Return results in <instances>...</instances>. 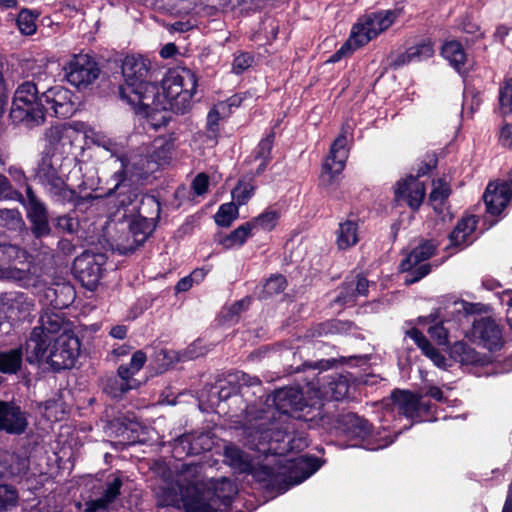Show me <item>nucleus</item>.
I'll return each mask as SVG.
<instances>
[{
  "label": "nucleus",
  "mask_w": 512,
  "mask_h": 512,
  "mask_svg": "<svg viewBox=\"0 0 512 512\" xmlns=\"http://www.w3.org/2000/svg\"><path fill=\"white\" fill-rule=\"evenodd\" d=\"M350 390L348 375L333 373L318 377L316 383H308L303 389L281 388L267 398L268 409L258 413L248 407L244 433L247 445L252 449L266 452L260 446L271 441L281 442L290 438L294 420L313 422L320 415L321 401L344 399Z\"/></svg>",
  "instance_id": "nucleus-1"
},
{
  "label": "nucleus",
  "mask_w": 512,
  "mask_h": 512,
  "mask_svg": "<svg viewBox=\"0 0 512 512\" xmlns=\"http://www.w3.org/2000/svg\"><path fill=\"white\" fill-rule=\"evenodd\" d=\"M197 79L188 68L179 67L169 70L162 80V93L155 91V101L147 109H141L140 114L154 128L165 125L167 117L164 112L185 113L192 104L196 92Z\"/></svg>",
  "instance_id": "nucleus-2"
},
{
  "label": "nucleus",
  "mask_w": 512,
  "mask_h": 512,
  "mask_svg": "<svg viewBox=\"0 0 512 512\" xmlns=\"http://www.w3.org/2000/svg\"><path fill=\"white\" fill-rule=\"evenodd\" d=\"M174 141L170 137L156 138L150 145L140 147L129 155L117 157L121 170L114 174L118 188L126 179L133 181L146 177L160 166L170 163L174 152Z\"/></svg>",
  "instance_id": "nucleus-3"
},
{
  "label": "nucleus",
  "mask_w": 512,
  "mask_h": 512,
  "mask_svg": "<svg viewBox=\"0 0 512 512\" xmlns=\"http://www.w3.org/2000/svg\"><path fill=\"white\" fill-rule=\"evenodd\" d=\"M122 74L120 96L140 114L155 101L157 86L150 78V61L142 55H128L122 63Z\"/></svg>",
  "instance_id": "nucleus-4"
},
{
  "label": "nucleus",
  "mask_w": 512,
  "mask_h": 512,
  "mask_svg": "<svg viewBox=\"0 0 512 512\" xmlns=\"http://www.w3.org/2000/svg\"><path fill=\"white\" fill-rule=\"evenodd\" d=\"M69 161L60 155H45L36 171V177L50 196L57 202H72L76 196L67 185Z\"/></svg>",
  "instance_id": "nucleus-5"
},
{
  "label": "nucleus",
  "mask_w": 512,
  "mask_h": 512,
  "mask_svg": "<svg viewBox=\"0 0 512 512\" xmlns=\"http://www.w3.org/2000/svg\"><path fill=\"white\" fill-rule=\"evenodd\" d=\"M198 482H187L181 475L175 483L165 482L157 492L158 502L161 506L183 507L186 512H215L200 504L198 500Z\"/></svg>",
  "instance_id": "nucleus-6"
},
{
  "label": "nucleus",
  "mask_w": 512,
  "mask_h": 512,
  "mask_svg": "<svg viewBox=\"0 0 512 512\" xmlns=\"http://www.w3.org/2000/svg\"><path fill=\"white\" fill-rule=\"evenodd\" d=\"M43 355L33 363H46L54 370L70 369L80 353L79 339L70 330H64L48 345L43 346Z\"/></svg>",
  "instance_id": "nucleus-7"
},
{
  "label": "nucleus",
  "mask_w": 512,
  "mask_h": 512,
  "mask_svg": "<svg viewBox=\"0 0 512 512\" xmlns=\"http://www.w3.org/2000/svg\"><path fill=\"white\" fill-rule=\"evenodd\" d=\"M42 95L33 82L22 83L14 93L11 117L14 121L26 122L28 125H39L44 121L45 104Z\"/></svg>",
  "instance_id": "nucleus-8"
},
{
  "label": "nucleus",
  "mask_w": 512,
  "mask_h": 512,
  "mask_svg": "<svg viewBox=\"0 0 512 512\" xmlns=\"http://www.w3.org/2000/svg\"><path fill=\"white\" fill-rule=\"evenodd\" d=\"M64 330H70L59 313L45 312L40 318V326L35 327L25 343L27 361H35L43 354V346L48 345Z\"/></svg>",
  "instance_id": "nucleus-9"
},
{
  "label": "nucleus",
  "mask_w": 512,
  "mask_h": 512,
  "mask_svg": "<svg viewBox=\"0 0 512 512\" xmlns=\"http://www.w3.org/2000/svg\"><path fill=\"white\" fill-rule=\"evenodd\" d=\"M351 137L352 128L349 125L343 126L340 135L332 143L329 155L323 163L319 178L320 185L324 187L332 186L338 175L343 171L349 153L347 145Z\"/></svg>",
  "instance_id": "nucleus-10"
},
{
  "label": "nucleus",
  "mask_w": 512,
  "mask_h": 512,
  "mask_svg": "<svg viewBox=\"0 0 512 512\" xmlns=\"http://www.w3.org/2000/svg\"><path fill=\"white\" fill-rule=\"evenodd\" d=\"M402 9L384 10L371 13L359 19L351 30V41L363 46L375 38L379 33L389 28L401 14Z\"/></svg>",
  "instance_id": "nucleus-11"
},
{
  "label": "nucleus",
  "mask_w": 512,
  "mask_h": 512,
  "mask_svg": "<svg viewBox=\"0 0 512 512\" xmlns=\"http://www.w3.org/2000/svg\"><path fill=\"white\" fill-rule=\"evenodd\" d=\"M436 248L434 241H423L401 261L400 270L406 273L405 284H413L429 274L431 266L427 261L434 255Z\"/></svg>",
  "instance_id": "nucleus-12"
},
{
  "label": "nucleus",
  "mask_w": 512,
  "mask_h": 512,
  "mask_svg": "<svg viewBox=\"0 0 512 512\" xmlns=\"http://www.w3.org/2000/svg\"><path fill=\"white\" fill-rule=\"evenodd\" d=\"M199 484L198 500L201 505L220 512V506L227 507L237 494L236 485L227 478L209 480Z\"/></svg>",
  "instance_id": "nucleus-13"
},
{
  "label": "nucleus",
  "mask_w": 512,
  "mask_h": 512,
  "mask_svg": "<svg viewBox=\"0 0 512 512\" xmlns=\"http://www.w3.org/2000/svg\"><path fill=\"white\" fill-rule=\"evenodd\" d=\"M63 70L67 82L78 90L90 87L100 74L97 63L87 54L74 55Z\"/></svg>",
  "instance_id": "nucleus-14"
},
{
  "label": "nucleus",
  "mask_w": 512,
  "mask_h": 512,
  "mask_svg": "<svg viewBox=\"0 0 512 512\" xmlns=\"http://www.w3.org/2000/svg\"><path fill=\"white\" fill-rule=\"evenodd\" d=\"M392 408L387 411L384 421H388L394 413L405 416L412 421L428 420L431 406L424 401L423 396H416L408 391H395L392 393Z\"/></svg>",
  "instance_id": "nucleus-15"
},
{
  "label": "nucleus",
  "mask_w": 512,
  "mask_h": 512,
  "mask_svg": "<svg viewBox=\"0 0 512 512\" xmlns=\"http://www.w3.org/2000/svg\"><path fill=\"white\" fill-rule=\"evenodd\" d=\"M343 430L347 436L359 439L363 442V447L367 450H378L390 445L394 439L388 437L377 438L371 432L368 422L356 414H347L343 418Z\"/></svg>",
  "instance_id": "nucleus-16"
},
{
  "label": "nucleus",
  "mask_w": 512,
  "mask_h": 512,
  "mask_svg": "<svg viewBox=\"0 0 512 512\" xmlns=\"http://www.w3.org/2000/svg\"><path fill=\"white\" fill-rule=\"evenodd\" d=\"M146 360L147 357L143 351H136L128 365H121L118 368V376L111 380L107 386L108 392L113 397H120L126 391L136 388L138 384L133 376L141 370Z\"/></svg>",
  "instance_id": "nucleus-17"
},
{
  "label": "nucleus",
  "mask_w": 512,
  "mask_h": 512,
  "mask_svg": "<svg viewBox=\"0 0 512 512\" xmlns=\"http://www.w3.org/2000/svg\"><path fill=\"white\" fill-rule=\"evenodd\" d=\"M105 263L104 254L86 251L76 257L73 270L84 286L93 289L101 278Z\"/></svg>",
  "instance_id": "nucleus-18"
},
{
  "label": "nucleus",
  "mask_w": 512,
  "mask_h": 512,
  "mask_svg": "<svg viewBox=\"0 0 512 512\" xmlns=\"http://www.w3.org/2000/svg\"><path fill=\"white\" fill-rule=\"evenodd\" d=\"M41 100L45 104L44 115L68 118L76 111L71 91L61 85H56L43 92Z\"/></svg>",
  "instance_id": "nucleus-19"
},
{
  "label": "nucleus",
  "mask_w": 512,
  "mask_h": 512,
  "mask_svg": "<svg viewBox=\"0 0 512 512\" xmlns=\"http://www.w3.org/2000/svg\"><path fill=\"white\" fill-rule=\"evenodd\" d=\"M33 304L23 294L12 298H0V336L9 334L12 321L26 318L32 310Z\"/></svg>",
  "instance_id": "nucleus-20"
},
{
  "label": "nucleus",
  "mask_w": 512,
  "mask_h": 512,
  "mask_svg": "<svg viewBox=\"0 0 512 512\" xmlns=\"http://www.w3.org/2000/svg\"><path fill=\"white\" fill-rule=\"evenodd\" d=\"M426 195V186L419 177L408 176L399 180L394 187L395 201L405 203L410 209L418 210Z\"/></svg>",
  "instance_id": "nucleus-21"
},
{
  "label": "nucleus",
  "mask_w": 512,
  "mask_h": 512,
  "mask_svg": "<svg viewBox=\"0 0 512 512\" xmlns=\"http://www.w3.org/2000/svg\"><path fill=\"white\" fill-rule=\"evenodd\" d=\"M512 198V180L490 182L483 195L486 210L491 215H499Z\"/></svg>",
  "instance_id": "nucleus-22"
},
{
  "label": "nucleus",
  "mask_w": 512,
  "mask_h": 512,
  "mask_svg": "<svg viewBox=\"0 0 512 512\" xmlns=\"http://www.w3.org/2000/svg\"><path fill=\"white\" fill-rule=\"evenodd\" d=\"M473 336L490 351L502 346V331L490 317H481L473 322Z\"/></svg>",
  "instance_id": "nucleus-23"
},
{
  "label": "nucleus",
  "mask_w": 512,
  "mask_h": 512,
  "mask_svg": "<svg viewBox=\"0 0 512 512\" xmlns=\"http://www.w3.org/2000/svg\"><path fill=\"white\" fill-rule=\"evenodd\" d=\"M25 206L27 216L32 223V232L36 237L47 236L50 233L47 211L42 202L36 197L30 187L26 189Z\"/></svg>",
  "instance_id": "nucleus-24"
},
{
  "label": "nucleus",
  "mask_w": 512,
  "mask_h": 512,
  "mask_svg": "<svg viewBox=\"0 0 512 512\" xmlns=\"http://www.w3.org/2000/svg\"><path fill=\"white\" fill-rule=\"evenodd\" d=\"M80 132L67 125H58L49 128L45 133V140L52 150L59 154L70 152L72 146L79 140Z\"/></svg>",
  "instance_id": "nucleus-25"
},
{
  "label": "nucleus",
  "mask_w": 512,
  "mask_h": 512,
  "mask_svg": "<svg viewBox=\"0 0 512 512\" xmlns=\"http://www.w3.org/2000/svg\"><path fill=\"white\" fill-rule=\"evenodd\" d=\"M321 463L318 458L314 456L302 455L289 461L287 466L286 479L289 485L284 489L287 490L290 486L298 485L313 475L319 468Z\"/></svg>",
  "instance_id": "nucleus-26"
},
{
  "label": "nucleus",
  "mask_w": 512,
  "mask_h": 512,
  "mask_svg": "<svg viewBox=\"0 0 512 512\" xmlns=\"http://www.w3.org/2000/svg\"><path fill=\"white\" fill-rule=\"evenodd\" d=\"M26 427L27 419L18 406L0 402V430L10 434H21Z\"/></svg>",
  "instance_id": "nucleus-27"
},
{
  "label": "nucleus",
  "mask_w": 512,
  "mask_h": 512,
  "mask_svg": "<svg viewBox=\"0 0 512 512\" xmlns=\"http://www.w3.org/2000/svg\"><path fill=\"white\" fill-rule=\"evenodd\" d=\"M477 226V219L473 215L463 217L449 235V247L462 249L474 240L473 234Z\"/></svg>",
  "instance_id": "nucleus-28"
},
{
  "label": "nucleus",
  "mask_w": 512,
  "mask_h": 512,
  "mask_svg": "<svg viewBox=\"0 0 512 512\" xmlns=\"http://www.w3.org/2000/svg\"><path fill=\"white\" fill-rule=\"evenodd\" d=\"M335 244L339 250H348L360 240L359 220L349 217L341 221L335 232Z\"/></svg>",
  "instance_id": "nucleus-29"
},
{
  "label": "nucleus",
  "mask_w": 512,
  "mask_h": 512,
  "mask_svg": "<svg viewBox=\"0 0 512 512\" xmlns=\"http://www.w3.org/2000/svg\"><path fill=\"white\" fill-rule=\"evenodd\" d=\"M122 481L119 477H114L107 483V487L103 495L95 500H90L84 504V512H104L108 506L117 498L120 494Z\"/></svg>",
  "instance_id": "nucleus-30"
},
{
  "label": "nucleus",
  "mask_w": 512,
  "mask_h": 512,
  "mask_svg": "<svg viewBox=\"0 0 512 512\" xmlns=\"http://www.w3.org/2000/svg\"><path fill=\"white\" fill-rule=\"evenodd\" d=\"M151 232V225L146 219L133 220L129 224L126 242L121 244L122 248L125 251L135 250L139 245L146 241Z\"/></svg>",
  "instance_id": "nucleus-31"
},
{
  "label": "nucleus",
  "mask_w": 512,
  "mask_h": 512,
  "mask_svg": "<svg viewBox=\"0 0 512 512\" xmlns=\"http://www.w3.org/2000/svg\"><path fill=\"white\" fill-rule=\"evenodd\" d=\"M450 195V188L448 184L439 180L434 183V187L430 193V202L434 211L439 215L442 221L451 220L452 215L449 208L446 206V200Z\"/></svg>",
  "instance_id": "nucleus-32"
},
{
  "label": "nucleus",
  "mask_w": 512,
  "mask_h": 512,
  "mask_svg": "<svg viewBox=\"0 0 512 512\" xmlns=\"http://www.w3.org/2000/svg\"><path fill=\"white\" fill-rule=\"evenodd\" d=\"M484 306L482 304L469 303L464 300H450L445 304V317L447 321L461 322L464 318L471 314L479 313Z\"/></svg>",
  "instance_id": "nucleus-33"
},
{
  "label": "nucleus",
  "mask_w": 512,
  "mask_h": 512,
  "mask_svg": "<svg viewBox=\"0 0 512 512\" xmlns=\"http://www.w3.org/2000/svg\"><path fill=\"white\" fill-rule=\"evenodd\" d=\"M27 469V460L19 455L3 451L0 452V477L12 478L22 474Z\"/></svg>",
  "instance_id": "nucleus-34"
},
{
  "label": "nucleus",
  "mask_w": 512,
  "mask_h": 512,
  "mask_svg": "<svg viewBox=\"0 0 512 512\" xmlns=\"http://www.w3.org/2000/svg\"><path fill=\"white\" fill-rule=\"evenodd\" d=\"M434 54V48L429 40H422L416 45L409 47L405 53L400 55L395 64L405 65L411 62H418L430 58Z\"/></svg>",
  "instance_id": "nucleus-35"
},
{
  "label": "nucleus",
  "mask_w": 512,
  "mask_h": 512,
  "mask_svg": "<svg viewBox=\"0 0 512 512\" xmlns=\"http://www.w3.org/2000/svg\"><path fill=\"white\" fill-rule=\"evenodd\" d=\"M225 462L238 473H254L250 458L235 446H226Z\"/></svg>",
  "instance_id": "nucleus-36"
},
{
  "label": "nucleus",
  "mask_w": 512,
  "mask_h": 512,
  "mask_svg": "<svg viewBox=\"0 0 512 512\" xmlns=\"http://www.w3.org/2000/svg\"><path fill=\"white\" fill-rule=\"evenodd\" d=\"M407 335L415 341L423 353L428 358H430L437 367H445V357L430 344V342L418 329L412 328L411 330L407 331Z\"/></svg>",
  "instance_id": "nucleus-37"
},
{
  "label": "nucleus",
  "mask_w": 512,
  "mask_h": 512,
  "mask_svg": "<svg viewBox=\"0 0 512 512\" xmlns=\"http://www.w3.org/2000/svg\"><path fill=\"white\" fill-rule=\"evenodd\" d=\"M442 56L459 72H463L467 57L462 45L456 41H447L442 47Z\"/></svg>",
  "instance_id": "nucleus-38"
},
{
  "label": "nucleus",
  "mask_w": 512,
  "mask_h": 512,
  "mask_svg": "<svg viewBox=\"0 0 512 512\" xmlns=\"http://www.w3.org/2000/svg\"><path fill=\"white\" fill-rule=\"evenodd\" d=\"M23 352L21 348L0 351V372L16 374L22 366Z\"/></svg>",
  "instance_id": "nucleus-39"
},
{
  "label": "nucleus",
  "mask_w": 512,
  "mask_h": 512,
  "mask_svg": "<svg viewBox=\"0 0 512 512\" xmlns=\"http://www.w3.org/2000/svg\"><path fill=\"white\" fill-rule=\"evenodd\" d=\"M254 234L249 222L240 225L230 234L219 239V243L226 249L242 246L248 237Z\"/></svg>",
  "instance_id": "nucleus-40"
},
{
  "label": "nucleus",
  "mask_w": 512,
  "mask_h": 512,
  "mask_svg": "<svg viewBox=\"0 0 512 512\" xmlns=\"http://www.w3.org/2000/svg\"><path fill=\"white\" fill-rule=\"evenodd\" d=\"M280 214L273 209H267L259 216L251 219L249 222L253 232L257 231H271L278 223Z\"/></svg>",
  "instance_id": "nucleus-41"
},
{
  "label": "nucleus",
  "mask_w": 512,
  "mask_h": 512,
  "mask_svg": "<svg viewBox=\"0 0 512 512\" xmlns=\"http://www.w3.org/2000/svg\"><path fill=\"white\" fill-rule=\"evenodd\" d=\"M274 139L275 133L271 131L269 134L266 135V137L261 139V141L259 142L255 149V158L260 160L259 168L257 169V174L264 171L270 160Z\"/></svg>",
  "instance_id": "nucleus-42"
},
{
  "label": "nucleus",
  "mask_w": 512,
  "mask_h": 512,
  "mask_svg": "<svg viewBox=\"0 0 512 512\" xmlns=\"http://www.w3.org/2000/svg\"><path fill=\"white\" fill-rule=\"evenodd\" d=\"M24 257V252L15 245H0V271L9 270L12 264Z\"/></svg>",
  "instance_id": "nucleus-43"
},
{
  "label": "nucleus",
  "mask_w": 512,
  "mask_h": 512,
  "mask_svg": "<svg viewBox=\"0 0 512 512\" xmlns=\"http://www.w3.org/2000/svg\"><path fill=\"white\" fill-rule=\"evenodd\" d=\"M255 184L252 179L239 180L237 186L232 190V198L239 206L246 204L254 195Z\"/></svg>",
  "instance_id": "nucleus-44"
},
{
  "label": "nucleus",
  "mask_w": 512,
  "mask_h": 512,
  "mask_svg": "<svg viewBox=\"0 0 512 512\" xmlns=\"http://www.w3.org/2000/svg\"><path fill=\"white\" fill-rule=\"evenodd\" d=\"M38 16V13L29 9H22L19 12L17 17V26L21 34L30 36L36 32V20Z\"/></svg>",
  "instance_id": "nucleus-45"
},
{
  "label": "nucleus",
  "mask_w": 512,
  "mask_h": 512,
  "mask_svg": "<svg viewBox=\"0 0 512 512\" xmlns=\"http://www.w3.org/2000/svg\"><path fill=\"white\" fill-rule=\"evenodd\" d=\"M499 111L502 115L512 113V78H506L499 87Z\"/></svg>",
  "instance_id": "nucleus-46"
},
{
  "label": "nucleus",
  "mask_w": 512,
  "mask_h": 512,
  "mask_svg": "<svg viewBox=\"0 0 512 512\" xmlns=\"http://www.w3.org/2000/svg\"><path fill=\"white\" fill-rule=\"evenodd\" d=\"M238 206L235 202L222 204L215 215V222L223 227L230 226L238 217Z\"/></svg>",
  "instance_id": "nucleus-47"
},
{
  "label": "nucleus",
  "mask_w": 512,
  "mask_h": 512,
  "mask_svg": "<svg viewBox=\"0 0 512 512\" xmlns=\"http://www.w3.org/2000/svg\"><path fill=\"white\" fill-rule=\"evenodd\" d=\"M23 219L17 209H0V226L11 230L21 229Z\"/></svg>",
  "instance_id": "nucleus-48"
},
{
  "label": "nucleus",
  "mask_w": 512,
  "mask_h": 512,
  "mask_svg": "<svg viewBox=\"0 0 512 512\" xmlns=\"http://www.w3.org/2000/svg\"><path fill=\"white\" fill-rule=\"evenodd\" d=\"M226 114V104L220 102L216 104L207 115V129L211 135L215 136L218 132L219 120L221 116Z\"/></svg>",
  "instance_id": "nucleus-49"
},
{
  "label": "nucleus",
  "mask_w": 512,
  "mask_h": 512,
  "mask_svg": "<svg viewBox=\"0 0 512 512\" xmlns=\"http://www.w3.org/2000/svg\"><path fill=\"white\" fill-rule=\"evenodd\" d=\"M16 490L8 485H0V512H7L17 503Z\"/></svg>",
  "instance_id": "nucleus-50"
},
{
  "label": "nucleus",
  "mask_w": 512,
  "mask_h": 512,
  "mask_svg": "<svg viewBox=\"0 0 512 512\" xmlns=\"http://www.w3.org/2000/svg\"><path fill=\"white\" fill-rule=\"evenodd\" d=\"M462 31L467 35L465 37V41L467 43H475L477 40L481 39L484 33L481 31L480 27L476 22H474L471 18H465L461 23Z\"/></svg>",
  "instance_id": "nucleus-51"
},
{
  "label": "nucleus",
  "mask_w": 512,
  "mask_h": 512,
  "mask_svg": "<svg viewBox=\"0 0 512 512\" xmlns=\"http://www.w3.org/2000/svg\"><path fill=\"white\" fill-rule=\"evenodd\" d=\"M204 277L205 273L203 270H195L189 276L180 279L175 286V290L176 292H186L192 288L194 283H199Z\"/></svg>",
  "instance_id": "nucleus-52"
},
{
  "label": "nucleus",
  "mask_w": 512,
  "mask_h": 512,
  "mask_svg": "<svg viewBox=\"0 0 512 512\" xmlns=\"http://www.w3.org/2000/svg\"><path fill=\"white\" fill-rule=\"evenodd\" d=\"M92 141L96 146L103 148L112 156H116L119 152L118 144L102 133H95Z\"/></svg>",
  "instance_id": "nucleus-53"
},
{
  "label": "nucleus",
  "mask_w": 512,
  "mask_h": 512,
  "mask_svg": "<svg viewBox=\"0 0 512 512\" xmlns=\"http://www.w3.org/2000/svg\"><path fill=\"white\" fill-rule=\"evenodd\" d=\"M286 280L282 275L270 277L264 284V293L268 296L278 294L285 289Z\"/></svg>",
  "instance_id": "nucleus-54"
},
{
  "label": "nucleus",
  "mask_w": 512,
  "mask_h": 512,
  "mask_svg": "<svg viewBox=\"0 0 512 512\" xmlns=\"http://www.w3.org/2000/svg\"><path fill=\"white\" fill-rule=\"evenodd\" d=\"M356 291L354 286V280L346 282L341 292L337 296V301L344 305H352L356 301Z\"/></svg>",
  "instance_id": "nucleus-55"
},
{
  "label": "nucleus",
  "mask_w": 512,
  "mask_h": 512,
  "mask_svg": "<svg viewBox=\"0 0 512 512\" xmlns=\"http://www.w3.org/2000/svg\"><path fill=\"white\" fill-rule=\"evenodd\" d=\"M356 291L354 286V280L346 282L341 292L337 296V301L344 305H352L356 301Z\"/></svg>",
  "instance_id": "nucleus-56"
},
{
  "label": "nucleus",
  "mask_w": 512,
  "mask_h": 512,
  "mask_svg": "<svg viewBox=\"0 0 512 512\" xmlns=\"http://www.w3.org/2000/svg\"><path fill=\"white\" fill-rule=\"evenodd\" d=\"M428 333L439 345H446L448 343V329L444 327L443 323L430 326Z\"/></svg>",
  "instance_id": "nucleus-57"
},
{
  "label": "nucleus",
  "mask_w": 512,
  "mask_h": 512,
  "mask_svg": "<svg viewBox=\"0 0 512 512\" xmlns=\"http://www.w3.org/2000/svg\"><path fill=\"white\" fill-rule=\"evenodd\" d=\"M253 63V57L248 53H240L235 56L233 61V72L236 74H241L246 69H248Z\"/></svg>",
  "instance_id": "nucleus-58"
},
{
  "label": "nucleus",
  "mask_w": 512,
  "mask_h": 512,
  "mask_svg": "<svg viewBox=\"0 0 512 512\" xmlns=\"http://www.w3.org/2000/svg\"><path fill=\"white\" fill-rule=\"evenodd\" d=\"M359 47H360V45H358L356 43V41H353V42L351 41V36H350L349 39L341 46V48L336 53H334L330 57V59L328 61L335 63V62L339 61L343 56L348 55L349 53H351L352 51L356 50Z\"/></svg>",
  "instance_id": "nucleus-59"
},
{
  "label": "nucleus",
  "mask_w": 512,
  "mask_h": 512,
  "mask_svg": "<svg viewBox=\"0 0 512 512\" xmlns=\"http://www.w3.org/2000/svg\"><path fill=\"white\" fill-rule=\"evenodd\" d=\"M452 352L454 354H462V355H460V358H459V361H461V362L475 361V357L473 355L474 351L462 342H457L454 345Z\"/></svg>",
  "instance_id": "nucleus-60"
},
{
  "label": "nucleus",
  "mask_w": 512,
  "mask_h": 512,
  "mask_svg": "<svg viewBox=\"0 0 512 512\" xmlns=\"http://www.w3.org/2000/svg\"><path fill=\"white\" fill-rule=\"evenodd\" d=\"M45 416L50 420H59L58 411L63 413L61 404L56 400H48L44 403Z\"/></svg>",
  "instance_id": "nucleus-61"
},
{
  "label": "nucleus",
  "mask_w": 512,
  "mask_h": 512,
  "mask_svg": "<svg viewBox=\"0 0 512 512\" xmlns=\"http://www.w3.org/2000/svg\"><path fill=\"white\" fill-rule=\"evenodd\" d=\"M208 184V176L204 173H200L194 178L192 182V188L197 195H202L206 193L208 189Z\"/></svg>",
  "instance_id": "nucleus-62"
},
{
  "label": "nucleus",
  "mask_w": 512,
  "mask_h": 512,
  "mask_svg": "<svg viewBox=\"0 0 512 512\" xmlns=\"http://www.w3.org/2000/svg\"><path fill=\"white\" fill-rule=\"evenodd\" d=\"M78 226V222L75 218L64 215L57 218V227L66 232H73Z\"/></svg>",
  "instance_id": "nucleus-63"
},
{
  "label": "nucleus",
  "mask_w": 512,
  "mask_h": 512,
  "mask_svg": "<svg viewBox=\"0 0 512 512\" xmlns=\"http://www.w3.org/2000/svg\"><path fill=\"white\" fill-rule=\"evenodd\" d=\"M499 142L503 147L512 146V124H504L499 131Z\"/></svg>",
  "instance_id": "nucleus-64"
}]
</instances>
